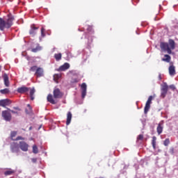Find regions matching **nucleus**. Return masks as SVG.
I'll return each instance as SVG.
<instances>
[{"instance_id": "nucleus-1", "label": "nucleus", "mask_w": 178, "mask_h": 178, "mask_svg": "<svg viewBox=\"0 0 178 178\" xmlns=\"http://www.w3.org/2000/svg\"><path fill=\"white\" fill-rule=\"evenodd\" d=\"M160 48L162 51H164V52H168L170 55L172 54V49H175V40H170L169 42H161L160 44Z\"/></svg>"}, {"instance_id": "nucleus-2", "label": "nucleus", "mask_w": 178, "mask_h": 178, "mask_svg": "<svg viewBox=\"0 0 178 178\" xmlns=\"http://www.w3.org/2000/svg\"><path fill=\"white\" fill-rule=\"evenodd\" d=\"M13 24V17H10L7 20L0 18V30L3 31L5 29H10Z\"/></svg>"}, {"instance_id": "nucleus-3", "label": "nucleus", "mask_w": 178, "mask_h": 178, "mask_svg": "<svg viewBox=\"0 0 178 178\" xmlns=\"http://www.w3.org/2000/svg\"><path fill=\"white\" fill-rule=\"evenodd\" d=\"M29 91H30L31 99V101H33L35 89L27 88L26 86H22L17 88V92H19V94H24V92H29Z\"/></svg>"}, {"instance_id": "nucleus-4", "label": "nucleus", "mask_w": 178, "mask_h": 178, "mask_svg": "<svg viewBox=\"0 0 178 178\" xmlns=\"http://www.w3.org/2000/svg\"><path fill=\"white\" fill-rule=\"evenodd\" d=\"M2 116L4 120H6V122H10L12 120V115L10 114V111H9V110L3 111L2 112Z\"/></svg>"}, {"instance_id": "nucleus-5", "label": "nucleus", "mask_w": 178, "mask_h": 178, "mask_svg": "<svg viewBox=\"0 0 178 178\" xmlns=\"http://www.w3.org/2000/svg\"><path fill=\"white\" fill-rule=\"evenodd\" d=\"M152 96L149 97L145 106V113H148V111H149V108H151V104H152Z\"/></svg>"}, {"instance_id": "nucleus-6", "label": "nucleus", "mask_w": 178, "mask_h": 178, "mask_svg": "<svg viewBox=\"0 0 178 178\" xmlns=\"http://www.w3.org/2000/svg\"><path fill=\"white\" fill-rule=\"evenodd\" d=\"M19 148L22 151H24V152H27V151H29V144L24 141H21L19 142Z\"/></svg>"}, {"instance_id": "nucleus-7", "label": "nucleus", "mask_w": 178, "mask_h": 178, "mask_svg": "<svg viewBox=\"0 0 178 178\" xmlns=\"http://www.w3.org/2000/svg\"><path fill=\"white\" fill-rule=\"evenodd\" d=\"M81 97L82 98H86V95H87V84L83 83L81 85Z\"/></svg>"}, {"instance_id": "nucleus-8", "label": "nucleus", "mask_w": 178, "mask_h": 178, "mask_svg": "<svg viewBox=\"0 0 178 178\" xmlns=\"http://www.w3.org/2000/svg\"><path fill=\"white\" fill-rule=\"evenodd\" d=\"M19 148H20V146L19 147V144L16 143H13L11 144L10 149L12 152H15L17 154L20 151Z\"/></svg>"}, {"instance_id": "nucleus-9", "label": "nucleus", "mask_w": 178, "mask_h": 178, "mask_svg": "<svg viewBox=\"0 0 178 178\" xmlns=\"http://www.w3.org/2000/svg\"><path fill=\"white\" fill-rule=\"evenodd\" d=\"M10 104H11L10 100H9L8 99H4L0 100V106H3V108L9 106Z\"/></svg>"}, {"instance_id": "nucleus-10", "label": "nucleus", "mask_w": 178, "mask_h": 178, "mask_svg": "<svg viewBox=\"0 0 178 178\" xmlns=\"http://www.w3.org/2000/svg\"><path fill=\"white\" fill-rule=\"evenodd\" d=\"M166 94H168V85L164 84L161 88V97H162V98H165V97H166Z\"/></svg>"}, {"instance_id": "nucleus-11", "label": "nucleus", "mask_w": 178, "mask_h": 178, "mask_svg": "<svg viewBox=\"0 0 178 178\" xmlns=\"http://www.w3.org/2000/svg\"><path fill=\"white\" fill-rule=\"evenodd\" d=\"M157 133L159 135L162 134V131H163V121H161L157 127Z\"/></svg>"}, {"instance_id": "nucleus-12", "label": "nucleus", "mask_w": 178, "mask_h": 178, "mask_svg": "<svg viewBox=\"0 0 178 178\" xmlns=\"http://www.w3.org/2000/svg\"><path fill=\"white\" fill-rule=\"evenodd\" d=\"M168 72H169L170 76L173 77V76L176 74V67H175V65H170L168 68Z\"/></svg>"}, {"instance_id": "nucleus-13", "label": "nucleus", "mask_w": 178, "mask_h": 178, "mask_svg": "<svg viewBox=\"0 0 178 178\" xmlns=\"http://www.w3.org/2000/svg\"><path fill=\"white\" fill-rule=\"evenodd\" d=\"M35 76L37 77H42L44 76V69L38 67L35 72Z\"/></svg>"}, {"instance_id": "nucleus-14", "label": "nucleus", "mask_w": 178, "mask_h": 178, "mask_svg": "<svg viewBox=\"0 0 178 178\" xmlns=\"http://www.w3.org/2000/svg\"><path fill=\"white\" fill-rule=\"evenodd\" d=\"M69 67H70V65L67 63H65L59 67V70L60 72H65V70H67Z\"/></svg>"}, {"instance_id": "nucleus-15", "label": "nucleus", "mask_w": 178, "mask_h": 178, "mask_svg": "<svg viewBox=\"0 0 178 178\" xmlns=\"http://www.w3.org/2000/svg\"><path fill=\"white\" fill-rule=\"evenodd\" d=\"M54 98H61L62 92H60V90H59V89H55L54 90Z\"/></svg>"}, {"instance_id": "nucleus-16", "label": "nucleus", "mask_w": 178, "mask_h": 178, "mask_svg": "<svg viewBox=\"0 0 178 178\" xmlns=\"http://www.w3.org/2000/svg\"><path fill=\"white\" fill-rule=\"evenodd\" d=\"M37 30H38V28L35 27V25H31L29 33L31 34V35H35Z\"/></svg>"}, {"instance_id": "nucleus-17", "label": "nucleus", "mask_w": 178, "mask_h": 178, "mask_svg": "<svg viewBox=\"0 0 178 178\" xmlns=\"http://www.w3.org/2000/svg\"><path fill=\"white\" fill-rule=\"evenodd\" d=\"M3 78L4 80V84H5L6 87H9V76H8V74H4L3 75Z\"/></svg>"}, {"instance_id": "nucleus-18", "label": "nucleus", "mask_w": 178, "mask_h": 178, "mask_svg": "<svg viewBox=\"0 0 178 178\" xmlns=\"http://www.w3.org/2000/svg\"><path fill=\"white\" fill-rule=\"evenodd\" d=\"M70 122H72V113L68 112L67 114V126H69V124H70Z\"/></svg>"}, {"instance_id": "nucleus-19", "label": "nucleus", "mask_w": 178, "mask_h": 178, "mask_svg": "<svg viewBox=\"0 0 178 178\" xmlns=\"http://www.w3.org/2000/svg\"><path fill=\"white\" fill-rule=\"evenodd\" d=\"M47 101L48 102H50V104H53V105H55V104H56V102L54 100V97H52V95H49L47 96Z\"/></svg>"}, {"instance_id": "nucleus-20", "label": "nucleus", "mask_w": 178, "mask_h": 178, "mask_svg": "<svg viewBox=\"0 0 178 178\" xmlns=\"http://www.w3.org/2000/svg\"><path fill=\"white\" fill-rule=\"evenodd\" d=\"M171 59H172V58L170 57V56H169L168 54H165L164 58H162V60H163V62H167V63H169V62H170Z\"/></svg>"}, {"instance_id": "nucleus-21", "label": "nucleus", "mask_w": 178, "mask_h": 178, "mask_svg": "<svg viewBox=\"0 0 178 178\" xmlns=\"http://www.w3.org/2000/svg\"><path fill=\"white\" fill-rule=\"evenodd\" d=\"M152 145L154 149L156 148V136L152 137Z\"/></svg>"}, {"instance_id": "nucleus-22", "label": "nucleus", "mask_w": 178, "mask_h": 178, "mask_svg": "<svg viewBox=\"0 0 178 178\" xmlns=\"http://www.w3.org/2000/svg\"><path fill=\"white\" fill-rule=\"evenodd\" d=\"M54 58H55L56 60H57V62H59V60H60V59H62V54L58 53V54H54Z\"/></svg>"}, {"instance_id": "nucleus-23", "label": "nucleus", "mask_w": 178, "mask_h": 178, "mask_svg": "<svg viewBox=\"0 0 178 178\" xmlns=\"http://www.w3.org/2000/svg\"><path fill=\"white\" fill-rule=\"evenodd\" d=\"M41 49H42V47L38 44L36 48L32 49L31 51L32 52H38V51H41Z\"/></svg>"}, {"instance_id": "nucleus-24", "label": "nucleus", "mask_w": 178, "mask_h": 178, "mask_svg": "<svg viewBox=\"0 0 178 178\" xmlns=\"http://www.w3.org/2000/svg\"><path fill=\"white\" fill-rule=\"evenodd\" d=\"M13 173H15V171L12 170H7L4 172V175L6 176H10V175H13Z\"/></svg>"}, {"instance_id": "nucleus-25", "label": "nucleus", "mask_w": 178, "mask_h": 178, "mask_svg": "<svg viewBox=\"0 0 178 178\" xmlns=\"http://www.w3.org/2000/svg\"><path fill=\"white\" fill-rule=\"evenodd\" d=\"M60 79V74H54V80L56 81V83H58V80Z\"/></svg>"}, {"instance_id": "nucleus-26", "label": "nucleus", "mask_w": 178, "mask_h": 178, "mask_svg": "<svg viewBox=\"0 0 178 178\" xmlns=\"http://www.w3.org/2000/svg\"><path fill=\"white\" fill-rule=\"evenodd\" d=\"M163 144H164L165 147H168V145H169V144H170V140L169 138H166L164 140Z\"/></svg>"}, {"instance_id": "nucleus-27", "label": "nucleus", "mask_w": 178, "mask_h": 178, "mask_svg": "<svg viewBox=\"0 0 178 178\" xmlns=\"http://www.w3.org/2000/svg\"><path fill=\"white\" fill-rule=\"evenodd\" d=\"M0 92L1 94H9V89L5 88V89H3V90H1Z\"/></svg>"}, {"instance_id": "nucleus-28", "label": "nucleus", "mask_w": 178, "mask_h": 178, "mask_svg": "<svg viewBox=\"0 0 178 178\" xmlns=\"http://www.w3.org/2000/svg\"><path fill=\"white\" fill-rule=\"evenodd\" d=\"M33 154H38V147H37V145L33 146Z\"/></svg>"}, {"instance_id": "nucleus-29", "label": "nucleus", "mask_w": 178, "mask_h": 178, "mask_svg": "<svg viewBox=\"0 0 178 178\" xmlns=\"http://www.w3.org/2000/svg\"><path fill=\"white\" fill-rule=\"evenodd\" d=\"M41 37H45V29H44V27L41 29Z\"/></svg>"}, {"instance_id": "nucleus-30", "label": "nucleus", "mask_w": 178, "mask_h": 178, "mask_svg": "<svg viewBox=\"0 0 178 178\" xmlns=\"http://www.w3.org/2000/svg\"><path fill=\"white\" fill-rule=\"evenodd\" d=\"M17 134V132L16 131H12L11 132V138H13V137H16V135Z\"/></svg>"}, {"instance_id": "nucleus-31", "label": "nucleus", "mask_w": 178, "mask_h": 178, "mask_svg": "<svg viewBox=\"0 0 178 178\" xmlns=\"http://www.w3.org/2000/svg\"><path fill=\"white\" fill-rule=\"evenodd\" d=\"M31 70L32 72H35V70H37V66H33L31 67Z\"/></svg>"}, {"instance_id": "nucleus-32", "label": "nucleus", "mask_w": 178, "mask_h": 178, "mask_svg": "<svg viewBox=\"0 0 178 178\" xmlns=\"http://www.w3.org/2000/svg\"><path fill=\"white\" fill-rule=\"evenodd\" d=\"M8 111H9V112H11V113H19V111H12L10 108H8Z\"/></svg>"}, {"instance_id": "nucleus-33", "label": "nucleus", "mask_w": 178, "mask_h": 178, "mask_svg": "<svg viewBox=\"0 0 178 178\" xmlns=\"http://www.w3.org/2000/svg\"><path fill=\"white\" fill-rule=\"evenodd\" d=\"M144 138V136L143 135H139L137 138L138 140H143Z\"/></svg>"}, {"instance_id": "nucleus-34", "label": "nucleus", "mask_w": 178, "mask_h": 178, "mask_svg": "<svg viewBox=\"0 0 178 178\" xmlns=\"http://www.w3.org/2000/svg\"><path fill=\"white\" fill-rule=\"evenodd\" d=\"M31 161L33 163H35V162H37V159L35 158L31 159Z\"/></svg>"}, {"instance_id": "nucleus-35", "label": "nucleus", "mask_w": 178, "mask_h": 178, "mask_svg": "<svg viewBox=\"0 0 178 178\" xmlns=\"http://www.w3.org/2000/svg\"><path fill=\"white\" fill-rule=\"evenodd\" d=\"M16 140H24L22 136H18Z\"/></svg>"}, {"instance_id": "nucleus-36", "label": "nucleus", "mask_w": 178, "mask_h": 178, "mask_svg": "<svg viewBox=\"0 0 178 178\" xmlns=\"http://www.w3.org/2000/svg\"><path fill=\"white\" fill-rule=\"evenodd\" d=\"M14 109H15L16 111H20V109H19V108H17V107H15Z\"/></svg>"}, {"instance_id": "nucleus-37", "label": "nucleus", "mask_w": 178, "mask_h": 178, "mask_svg": "<svg viewBox=\"0 0 178 178\" xmlns=\"http://www.w3.org/2000/svg\"><path fill=\"white\" fill-rule=\"evenodd\" d=\"M79 79H76L74 83H79Z\"/></svg>"}, {"instance_id": "nucleus-38", "label": "nucleus", "mask_w": 178, "mask_h": 178, "mask_svg": "<svg viewBox=\"0 0 178 178\" xmlns=\"http://www.w3.org/2000/svg\"><path fill=\"white\" fill-rule=\"evenodd\" d=\"M159 78L160 80L162 79V76H161V74L159 75Z\"/></svg>"}, {"instance_id": "nucleus-39", "label": "nucleus", "mask_w": 178, "mask_h": 178, "mask_svg": "<svg viewBox=\"0 0 178 178\" xmlns=\"http://www.w3.org/2000/svg\"><path fill=\"white\" fill-rule=\"evenodd\" d=\"M170 88H173V86H171Z\"/></svg>"}, {"instance_id": "nucleus-40", "label": "nucleus", "mask_w": 178, "mask_h": 178, "mask_svg": "<svg viewBox=\"0 0 178 178\" xmlns=\"http://www.w3.org/2000/svg\"><path fill=\"white\" fill-rule=\"evenodd\" d=\"M29 108H30V104H28Z\"/></svg>"}, {"instance_id": "nucleus-41", "label": "nucleus", "mask_w": 178, "mask_h": 178, "mask_svg": "<svg viewBox=\"0 0 178 178\" xmlns=\"http://www.w3.org/2000/svg\"><path fill=\"white\" fill-rule=\"evenodd\" d=\"M1 67L0 66V72H1Z\"/></svg>"}, {"instance_id": "nucleus-42", "label": "nucleus", "mask_w": 178, "mask_h": 178, "mask_svg": "<svg viewBox=\"0 0 178 178\" xmlns=\"http://www.w3.org/2000/svg\"><path fill=\"white\" fill-rule=\"evenodd\" d=\"M40 40L41 41V38H40Z\"/></svg>"}]
</instances>
